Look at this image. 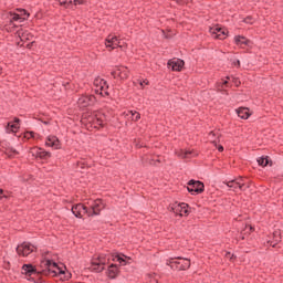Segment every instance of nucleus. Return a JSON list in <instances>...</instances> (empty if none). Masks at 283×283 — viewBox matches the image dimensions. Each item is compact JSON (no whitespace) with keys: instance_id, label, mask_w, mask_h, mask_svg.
<instances>
[{"instance_id":"45","label":"nucleus","mask_w":283,"mask_h":283,"mask_svg":"<svg viewBox=\"0 0 283 283\" xmlns=\"http://www.w3.org/2000/svg\"><path fill=\"white\" fill-rule=\"evenodd\" d=\"M217 149H218V151L222 153V151H224V146L218 145V146H217Z\"/></svg>"},{"instance_id":"18","label":"nucleus","mask_w":283,"mask_h":283,"mask_svg":"<svg viewBox=\"0 0 283 283\" xmlns=\"http://www.w3.org/2000/svg\"><path fill=\"white\" fill-rule=\"evenodd\" d=\"M256 163L259 167H272L273 166V160H271V157L269 156H261L256 159Z\"/></svg>"},{"instance_id":"40","label":"nucleus","mask_w":283,"mask_h":283,"mask_svg":"<svg viewBox=\"0 0 283 283\" xmlns=\"http://www.w3.org/2000/svg\"><path fill=\"white\" fill-rule=\"evenodd\" d=\"M95 124H96V125H99V127H104V125H103V119H101V118H96Z\"/></svg>"},{"instance_id":"12","label":"nucleus","mask_w":283,"mask_h":283,"mask_svg":"<svg viewBox=\"0 0 283 283\" xmlns=\"http://www.w3.org/2000/svg\"><path fill=\"white\" fill-rule=\"evenodd\" d=\"M168 67H171L172 72H182V67H185V60L182 59H171L167 63Z\"/></svg>"},{"instance_id":"51","label":"nucleus","mask_w":283,"mask_h":283,"mask_svg":"<svg viewBox=\"0 0 283 283\" xmlns=\"http://www.w3.org/2000/svg\"><path fill=\"white\" fill-rule=\"evenodd\" d=\"M12 154H19V151H17V149H11Z\"/></svg>"},{"instance_id":"25","label":"nucleus","mask_w":283,"mask_h":283,"mask_svg":"<svg viewBox=\"0 0 283 283\" xmlns=\"http://www.w3.org/2000/svg\"><path fill=\"white\" fill-rule=\"evenodd\" d=\"M20 127H21V126L17 125V124H14V123H12V122H9V123L7 124L6 129H7L8 134H17V130H15V129H20Z\"/></svg>"},{"instance_id":"39","label":"nucleus","mask_w":283,"mask_h":283,"mask_svg":"<svg viewBox=\"0 0 283 283\" xmlns=\"http://www.w3.org/2000/svg\"><path fill=\"white\" fill-rule=\"evenodd\" d=\"M101 94L103 96H109V92L107 91V88L101 90Z\"/></svg>"},{"instance_id":"46","label":"nucleus","mask_w":283,"mask_h":283,"mask_svg":"<svg viewBox=\"0 0 283 283\" xmlns=\"http://www.w3.org/2000/svg\"><path fill=\"white\" fill-rule=\"evenodd\" d=\"M233 65H234L235 67H240V60H234V61H233Z\"/></svg>"},{"instance_id":"55","label":"nucleus","mask_w":283,"mask_h":283,"mask_svg":"<svg viewBox=\"0 0 283 283\" xmlns=\"http://www.w3.org/2000/svg\"><path fill=\"white\" fill-rule=\"evenodd\" d=\"M250 231H253V227H250Z\"/></svg>"},{"instance_id":"37","label":"nucleus","mask_w":283,"mask_h":283,"mask_svg":"<svg viewBox=\"0 0 283 283\" xmlns=\"http://www.w3.org/2000/svg\"><path fill=\"white\" fill-rule=\"evenodd\" d=\"M251 185H253V182L247 180V181H245V185H244V187H243L244 191H247V190L251 187Z\"/></svg>"},{"instance_id":"42","label":"nucleus","mask_w":283,"mask_h":283,"mask_svg":"<svg viewBox=\"0 0 283 283\" xmlns=\"http://www.w3.org/2000/svg\"><path fill=\"white\" fill-rule=\"evenodd\" d=\"M109 44H114V42L112 41L111 36L108 35L106 39V45H109Z\"/></svg>"},{"instance_id":"31","label":"nucleus","mask_w":283,"mask_h":283,"mask_svg":"<svg viewBox=\"0 0 283 283\" xmlns=\"http://www.w3.org/2000/svg\"><path fill=\"white\" fill-rule=\"evenodd\" d=\"M243 23L253 25V18L251 15H248L247 18L243 19Z\"/></svg>"},{"instance_id":"27","label":"nucleus","mask_w":283,"mask_h":283,"mask_svg":"<svg viewBox=\"0 0 283 283\" xmlns=\"http://www.w3.org/2000/svg\"><path fill=\"white\" fill-rule=\"evenodd\" d=\"M56 1L60 2V6H63L64 8H70L71 6H73L72 0H56Z\"/></svg>"},{"instance_id":"28","label":"nucleus","mask_w":283,"mask_h":283,"mask_svg":"<svg viewBox=\"0 0 283 283\" xmlns=\"http://www.w3.org/2000/svg\"><path fill=\"white\" fill-rule=\"evenodd\" d=\"M234 180L237 182H240V185H242V191H244V186L247 185V180H249V179H247L244 177H239V178H235Z\"/></svg>"},{"instance_id":"21","label":"nucleus","mask_w":283,"mask_h":283,"mask_svg":"<svg viewBox=\"0 0 283 283\" xmlns=\"http://www.w3.org/2000/svg\"><path fill=\"white\" fill-rule=\"evenodd\" d=\"M41 269H59V263H56L54 260L46 259L41 262Z\"/></svg>"},{"instance_id":"43","label":"nucleus","mask_w":283,"mask_h":283,"mask_svg":"<svg viewBox=\"0 0 283 283\" xmlns=\"http://www.w3.org/2000/svg\"><path fill=\"white\" fill-rule=\"evenodd\" d=\"M111 74H112V76H113L114 78H116V76H118V69L115 70V71H113V72H111Z\"/></svg>"},{"instance_id":"26","label":"nucleus","mask_w":283,"mask_h":283,"mask_svg":"<svg viewBox=\"0 0 283 283\" xmlns=\"http://www.w3.org/2000/svg\"><path fill=\"white\" fill-rule=\"evenodd\" d=\"M18 13L20 17H22V19H29L30 18V12H28V10L25 9H18Z\"/></svg>"},{"instance_id":"8","label":"nucleus","mask_w":283,"mask_h":283,"mask_svg":"<svg viewBox=\"0 0 283 283\" xmlns=\"http://www.w3.org/2000/svg\"><path fill=\"white\" fill-rule=\"evenodd\" d=\"M30 154L34 158H40V160H49V158H52V153L39 147L31 148Z\"/></svg>"},{"instance_id":"52","label":"nucleus","mask_w":283,"mask_h":283,"mask_svg":"<svg viewBox=\"0 0 283 283\" xmlns=\"http://www.w3.org/2000/svg\"><path fill=\"white\" fill-rule=\"evenodd\" d=\"M27 48L29 49L32 48V43L27 44Z\"/></svg>"},{"instance_id":"23","label":"nucleus","mask_w":283,"mask_h":283,"mask_svg":"<svg viewBox=\"0 0 283 283\" xmlns=\"http://www.w3.org/2000/svg\"><path fill=\"white\" fill-rule=\"evenodd\" d=\"M273 239H274V241H268V243L270 244V247L275 248L277 245V242H281V240H282L280 230H276L273 232Z\"/></svg>"},{"instance_id":"53","label":"nucleus","mask_w":283,"mask_h":283,"mask_svg":"<svg viewBox=\"0 0 283 283\" xmlns=\"http://www.w3.org/2000/svg\"><path fill=\"white\" fill-rule=\"evenodd\" d=\"M43 124H44V125H49V124H50V122H43Z\"/></svg>"},{"instance_id":"35","label":"nucleus","mask_w":283,"mask_h":283,"mask_svg":"<svg viewBox=\"0 0 283 283\" xmlns=\"http://www.w3.org/2000/svg\"><path fill=\"white\" fill-rule=\"evenodd\" d=\"M106 48L108 50V52H112V50H116V48H118L116 44H106Z\"/></svg>"},{"instance_id":"47","label":"nucleus","mask_w":283,"mask_h":283,"mask_svg":"<svg viewBox=\"0 0 283 283\" xmlns=\"http://www.w3.org/2000/svg\"><path fill=\"white\" fill-rule=\"evenodd\" d=\"M178 6H185V0H177Z\"/></svg>"},{"instance_id":"24","label":"nucleus","mask_w":283,"mask_h":283,"mask_svg":"<svg viewBox=\"0 0 283 283\" xmlns=\"http://www.w3.org/2000/svg\"><path fill=\"white\" fill-rule=\"evenodd\" d=\"M11 19L9 25H12L14 21H19L20 23H23V21H28V18L21 17L19 13H11Z\"/></svg>"},{"instance_id":"19","label":"nucleus","mask_w":283,"mask_h":283,"mask_svg":"<svg viewBox=\"0 0 283 283\" xmlns=\"http://www.w3.org/2000/svg\"><path fill=\"white\" fill-rule=\"evenodd\" d=\"M117 76L122 80V81H127V78H129V69H127V66H120L117 69Z\"/></svg>"},{"instance_id":"49","label":"nucleus","mask_w":283,"mask_h":283,"mask_svg":"<svg viewBox=\"0 0 283 283\" xmlns=\"http://www.w3.org/2000/svg\"><path fill=\"white\" fill-rule=\"evenodd\" d=\"M209 136L216 137V133L212 130L209 133Z\"/></svg>"},{"instance_id":"29","label":"nucleus","mask_w":283,"mask_h":283,"mask_svg":"<svg viewBox=\"0 0 283 283\" xmlns=\"http://www.w3.org/2000/svg\"><path fill=\"white\" fill-rule=\"evenodd\" d=\"M104 88L109 90V85H107V81L101 80L99 81V90L103 91Z\"/></svg>"},{"instance_id":"20","label":"nucleus","mask_w":283,"mask_h":283,"mask_svg":"<svg viewBox=\"0 0 283 283\" xmlns=\"http://www.w3.org/2000/svg\"><path fill=\"white\" fill-rule=\"evenodd\" d=\"M237 114L239 118H242V120H247L248 118L251 117V112L249 111L248 107H239L237 109Z\"/></svg>"},{"instance_id":"14","label":"nucleus","mask_w":283,"mask_h":283,"mask_svg":"<svg viewBox=\"0 0 283 283\" xmlns=\"http://www.w3.org/2000/svg\"><path fill=\"white\" fill-rule=\"evenodd\" d=\"M120 265L118 264H114L112 263L111 265H108V269L106 271V275L109 280H116V277H118V275H120Z\"/></svg>"},{"instance_id":"57","label":"nucleus","mask_w":283,"mask_h":283,"mask_svg":"<svg viewBox=\"0 0 283 283\" xmlns=\"http://www.w3.org/2000/svg\"><path fill=\"white\" fill-rule=\"evenodd\" d=\"M241 240H244V237H241Z\"/></svg>"},{"instance_id":"4","label":"nucleus","mask_w":283,"mask_h":283,"mask_svg":"<svg viewBox=\"0 0 283 283\" xmlns=\"http://www.w3.org/2000/svg\"><path fill=\"white\" fill-rule=\"evenodd\" d=\"M43 275L45 277H49L51 275V277H59V275H65V270L61 269L57 265L56 268H44L42 270H40V276L43 277Z\"/></svg>"},{"instance_id":"13","label":"nucleus","mask_w":283,"mask_h":283,"mask_svg":"<svg viewBox=\"0 0 283 283\" xmlns=\"http://www.w3.org/2000/svg\"><path fill=\"white\" fill-rule=\"evenodd\" d=\"M71 211L75 218H83L85 214L87 216V207L83 203L74 205Z\"/></svg>"},{"instance_id":"44","label":"nucleus","mask_w":283,"mask_h":283,"mask_svg":"<svg viewBox=\"0 0 283 283\" xmlns=\"http://www.w3.org/2000/svg\"><path fill=\"white\" fill-rule=\"evenodd\" d=\"M14 125H19L21 123V119L19 117L13 118Z\"/></svg>"},{"instance_id":"34","label":"nucleus","mask_w":283,"mask_h":283,"mask_svg":"<svg viewBox=\"0 0 283 283\" xmlns=\"http://www.w3.org/2000/svg\"><path fill=\"white\" fill-rule=\"evenodd\" d=\"M181 158H191V151L187 150V151H184L181 153Z\"/></svg>"},{"instance_id":"54","label":"nucleus","mask_w":283,"mask_h":283,"mask_svg":"<svg viewBox=\"0 0 283 283\" xmlns=\"http://www.w3.org/2000/svg\"><path fill=\"white\" fill-rule=\"evenodd\" d=\"M228 83H229L228 81H224V82H223V85H227Z\"/></svg>"},{"instance_id":"17","label":"nucleus","mask_w":283,"mask_h":283,"mask_svg":"<svg viewBox=\"0 0 283 283\" xmlns=\"http://www.w3.org/2000/svg\"><path fill=\"white\" fill-rule=\"evenodd\" d=\"M234 43L235 45H239L242 48V45H247L248 48L251 46V40L247 39L244 35H235L234 36Z\"/></svg>"},{"instance_id":"15","label":"nucleus","mask_w":283,"mask_h":283,"mask_svg":"<svg viewBox=\"0 0 283 283\" xmlns=\"http://www.w3.org/2000/svg\"><path fill=\"white\" fill-rule=\"evenodd\" d=\"M112 258H113L112 259L113 262H118L120 266H127L128 264L127 259L132 260V258H128L127 255L120 254L118 252H116L115 254H112Z\"/></svg>"},{"instance_id":"16","label":"nucleus","mask_w":283,"mask_h":283,"mask_svg":"<svg viewBox=\"0 0 283 283\" xmlns=\"http://www.w3.org/2000/svg\"><path fill=\"white\" fill-rule=\"evenodd\" d=\"M45 145L46 147H53V149H61V140L56 136H49Z\"/></svg>"},{"instance_id":"22","label":"nucleus","mask_w":283,"mask_h":283,"mask_svg":"<svg viewBox=\"0 0 283 283\" xmlns=\"http://www.w3.org/2000/svg\"><path fill=\"white\" fill-rule=\"evenodd\" d=\"M224 185H227V187H229L230 189H232V191H238V189H240L242 191V184L237 182L235 179H232L230 181H224Z\"/></svg>"},{"instance_id":"10","label":"nucleus","mask_w":283,"mask_h":283,"mask_svg":"<svg viewBox=\"0 0 283 283\" xmlns=\"http://www.w3.org/2000/svg\"><path fill=\"white\" fill-rule=\"evenodd\" d=\"M105 264L106 255L99 254L97 256V261H92V269L95 271V273H103V271H105Z\"/></svg>"},{"instance_id":"2","label":"nucleus","mask_w":283,"mask_h":283,"mask_svg":"<svg viewBox=\"0 0 283 283\" xmlns=\"http://www.w3.org/2000/svg\"><path fill=\"white\" fill-rule=\"evenodd\" d=\"M167 265L172 269V271H187V269L191 268V260L185 259L182 256L170 258Z\"/></svg>"},{"instance_id":"5","label":"nucleus","mask_w":283,"mask_h":283,"mask_svg":"<svg viewBox=\"0 0 283 283\" xmlns=\"http://www.w3.org/2000/svg\"><path fill=\"white\" fill-rule=\"evenodd\" d=\"M34 249H36V247L32 245V243L23 242L22 244L17 247L15 251L18 255H22V258H28L30 253H34Z\"/></svg>"},{"instance_id":"50","label":"nucleus","mask_w":283,"mask_h":283,"mask_svg":"<svg viewBox=\"0 0 283 283\" xmlns=\"http://www.w3.org/2000/svg\"><path fill=\"white\" fill-rule=\"evenodd\" d=\"M212 145H214L216 147H218V142L213 140Z\"/></svg>"},{"instance_id":"1","label":"nucleus","mask_w":283,"mask_h":283,"mask_svg":"<svg viewBox=\"0 0 283 283\" xmlns=\"http://www.w3.org/2000/svg\"><path fill=\"white\" fill-rule=\"evenodd\" d=\"M21 275H24V280L33 283H41L43 277H41V270L36 269V265L32 263H24L21 266Z\"/></svg>"},{"instance_id":"48","label":"nucleus","mask_w":283,"mask_h":283,"mask_svg":"<svg viewBox=\"0 0 283 283\" xmlns=\"http://www.w3.org/2000/svg\"><path fill=\"white\" fill-rule=\"evenodd\" d=\"M72 277V273H67V275L64 276V280H70Z\"/></svg>"},{"instance_id":"9","label":"nucleus","mask_w":283,"mask_h":283,"mask_svg":"<svg viewBox=\"0 0 283 283\" xmlns=\"http://www.w3.org/2000/svg\"><path fill=\"white\" fill-rule=\"evenodd\" d=\"M96 103V96L94 95H83L77 99V105L81 109H85V107H90Z\"/></svg>"},{"instance_id":"6","label":"nucleus","mask_w":283,"mask_h":283,"mask_svg":"<svg viewBox=\"0 0 283 283\" xmlns=\"http://www.w3.org/2000/svg\"><path fill=\"white\" fill-rule=\"evenodd\" d=\"M105 209V205H103V200L97 199L94 201V203L87 208V216L88 218H92L94 216H101V211Z\"/></svg>"},{"instance_id":"38","label":"nucleus","mask_w":283,"mask_h":283,"mask_svg":"<svg viewBox=\"0 0 283 283\" xmlns=\"http://www.w3.org/2000/svg\"><path fill=\"white\" fill-rule=\"evenodd\" d=\"M74 6H83L85 3V0H73Z\"/></svg>"},{"instance_id":"56","label":"nucleus","mask_w":283,"mask_h":283,"mask_svg":"<svg viewBox=\"0 0 283 283\" xmlns=\"http://www.w3.org/2000/svg\"><path fill=\"white\" fill-rule=\"evenodd\" d=\"M139 85L143 87V82H140Z\"/></svg>"},{"instance_id":"33","label":"nucleus","mask_w":283,"mask_h":283,"mask_svg":"<svg viewBox=\"0 0 283 283\" xmlns=\"http://www.w3.org/2000/svg\"><path fill=\"white\" fill-rule=\"evenodd\" d=\"M134 144L137 149H143V147H147L145 144L140 143V140H135Z\"/></svg>"},{"instance_id":"30","label":"nucleus","mask_w":283,"mask_h":283,"mask_svg":"<svg viewBox=\"0 0 283 283\" xmlns=\"http://www.w3.org/2000/svg\"><path fill=\"white\" fill-rule=\"evenodd\" d=\"M36 136V133L29 130L24 133V138H34Z\"/></svg>"},{"instance_id":"36","label":"nucleus","mask_w":283,"mask_h":283,"mask_svg":"<svg viewBox=\"0 0 283 283\" xmlns=\"http://www.w3.org/2000/svg\"><path fill=\"white\" fill-rule=\"evenodd\" d=\"M133 120H140V113L135 112V113L133 114Z\"/></svg>"},{"instance_id":"11","label":"nucleus","mask_w":283,"mask_h":283,"mask_svg":"<svg viewBox=\"0 0 283 283\" xmlns=\"http://www.w3.org/2000/svg\"><path fill=\"white\" fill-rule=\"evenodd\" d=\"M210 33L212 34L213 39H219L220 41H224V39L229 36V30L222 27L210 28Z\"/></svg>"},{"instance_id":"3","label":"nucleus","mask_w":283,"mask_h":283,"mask_svg":"<svg viewBox=\"0 0 283 283\" xmlns=\"http://www.w3.org/2000/svg\"><path fill=\"white\" fill-rule=\"evenodd\" d=\"M187 191H189L191 196H200V193H205V182L191 179L188 181Z\"/></svg>"},{"instance_id":"7","label":"nucleus","mask_w":283,"mask_h":283,"mask_svg":"<svg viewBox=\"0 0 283 283\" xmlns=\"http://www.w3.org/2000/svg\"><path fill=\"white\" fill-rule=\"evenodd\" d=\"M174 213L176 216H189V213H191V207H189L188 203H175L172 207H171Z\"/></svg>"},{"instance_id":"41","label":"nucleus","mask_w":283,"mask_h":283,"mask_svg":"<svg viewBox=\"0 0 283 283\" xmlns=\"http://www.w3.org/2000/svg\"><path fill=\"white\" fill-rule=\"evenodd\" d=\"M3 193H4L3 189L0 188V200H2V198H8V196Z\"/></svg>"},{"instance_id":"32","label":"nucleus","mask_w":283,"mask_h":283,"mask_svg":"<svg viewBox=\"0 0 283 283\" xmlns=\"http://www.w3.org/2000/svg\"><path fill=\"white\" fill-rule=\"evenodd\" d=\"M111 41L113 42V44H115L117 48H120V41H118L117 36H112Z\"/></svg>"}]
</instances>
